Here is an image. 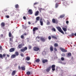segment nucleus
Listing matches in <instances>:
<instances>
[{"label":"nucleus","mask_w":76,"mask_h":76,"mask_svg":"<svg viewBox=\"0 0 76 76\" xmlns=\"http://www.w3.org/2000/svg\"><path fill=\"white\" fill-rule=\"evenodd\" d=\"M18 69L19 70H20V69H21V67L20 66H18Z\"/></svg>","instance_id":"nucleus-47"},{"label":"nucleus","mask_w":76,"mask_h":76,"mask_svg":"<svg viewBox=\"0 0 76 76\" xmlns=\"http://www.w3.org/2000/svg\"><path fill=\"white\" fill-rule=\"evenodd\" d=\"M13 36L12 35V34L11 33V32H10L9 33V37H12V36Z\"/></svg>","instance_id":"nucleus-24"},{"label":"nucleus","mask_w":76,"mask_h":76,"mask_svg":"<svg viewBox=\"0 0 76 76\" xmlns=\"http://www.w3.org/2000/svg\"><path fill=\"white\" fill-rule=\"evenodd\" d=\"M62 0V1H63V0Z\"/></svg>","instance_id":"nucleus-64"},{"label":"nucleus","mask_w":76,"mask_h":76,"mask_svg":"<svg viewBox=\"0 0 76 76\" xmlns=\"http://www.w3.org/2000/svg\"><path fill=\"white\" fill-rule=\"evenodd\" d=\"M36 20L38 21L39 20V17H37L36 18Z\"/></svg>","instance_id":"nucleus-38"},{"label":"nucleus","mask_w":76,"mask_h":76,"mask_svg":"<svg viewBox=\"0 0 76 76\" xmlns=\"http://www.w3.org/2000/svg\"><path fill=\"white\" fill-rule=\"evenodd\" d=\"M40 61V60H39V59H37L36 60V62H39Z\"/></svg>","instance_id":"nucleus-39"},{"label":"nucleus","mask_w":76,"mask_h":76,"mask_svg":"<svg viewBox=\"0 0 76 76\" xmlns=\"http://www.w3.org/2000/svg\"><path fill=\"white\" fill-rule=\"evenodd\" d=\"M38 42H39V41L38 40Z\"/></svg>","instance_id":"nucleus-62"},{"label":"nucleus","mask_w":76,"mask_h":76,"mask_svg":"<svg viewBox=\"0 0 76 76\" xmlns=\"http://www.w3.org/2000/svg\"><path fill=\"white\" fill-rule=\"evenodd\" d=\"M54 50L55 51H57V48H54Z\"/></svg>","instance_id":"nucleus-43"},{"label":"nucleus","mask_w":76,"mask_h":76,"mask_svg":"<svg viewBox=\"0 0 76 76\" xmlns=\"http://www.w3.org/2000/svg\"><path fill=\"white\" fill-rule=\"evenodd\" d=\"M60 49L62 52H67V51L66 50L62 48H60Z\"/></svg>","instance_id":"nucleus-7"},{"label":"nucleus","mask_w":76,"mask_h":76,"mask_svg":"<svg viewBox=\"0 0 76 76\" xmlns=\"http://www.w3.org/2000/svg\"><path fill=\"white\" fill-rule=\"evenodd\" d=\"M28 23L29 25H31V22H30V21L28 22Z\"/></svg>","instance_id":"nucleus-53"},{"label":"nucleus","mask_w":76,"mask_h":76,"mask_svg":"<svg viewBox=\"0 0 76 76\" xmlns=\"http://www.w3.org/2000/svg\"><path fill=\"white\" fill-rule=\"evenodd\" d=\"M13 36H12L10 38V41L11 42H13Z\"/></svg>","instance_id":"nucleus-15"},{"label":"nucleus","mask_w":76,"mask_h":76,"mask_svg":"<svg viewBox=\"0 0 76 76\" xmlns=\"http://www.w3.org/2000/svg\"><path fill=\"white\" fill-rule=\"evenodd\" d=\"M36 4H37V3H35L34 4V5H36Z\"/></svg>","instance_id":"nucleus-57"},{"label":"nucleus","mask_w":76,"mask_h":76,"mask_svg":"<svg viewBox=\"0 0 76 76\" xmlns=\"http://www.w3.org/2000/svg\"><path fill=\"white\" fill-rule=\"evenodd\" d=\"M52 30L53 31H54V32H56V29H55V28H54V27H53L52 28Z\"/></svg>","instance_id":"nucleus-35"},{"label":"nucleus","mask_w":76,"mask_h":76,"mask_svg":"<svg viewBox=\"0 0 76 76\" xmlns=\"http://www.w3.org/2000/svg\"><path fill=\"white\" fill-rule=\"evenodd\" d=\"M16 70L13 71L11 74L12 76H14V75H15V74H16Z\"/></svg>","instance_id":"nucleus-9"},{"label":"nucleus","mask_w":76,"mask_h":76,"mask_svg":"<svg viewBox=\"0 0 76 76\" xmlns=\"http://www.w3.org/2000/svg\"><path fill=\"white\" fill-rule=\"evenodd\" d=\"M10 44H12V42H10Z\"/></svg>","instance_id":"nucleus-60"},{"label":"nucleus","mask_w":76,"mask_h":76,"mask_svg":"<svg viewBox=\"0 0 76 76\" xmlns=\"http://www.w3.org/2000/svg\"><path fill=\"white\" fill-rule=\"evenodd\" d=\"M15 8L16 9H18L19 7V5L18 4H16L15 5Z\"/></svg>","instance_id":"nucleus-29"},{"label":"nucleus","mask_w":76,"mask_h":76,"mask_svg":"<svg viewBox=\"0 0 76 76\" xmlns=\"http://www.w3.org/2000/svg\"><path fill=\"white\" fill-rule=\"evenodd\" d=\"M20 56H22V57H23L24 55H23V53H21L20 54Z\"/></svg>","instance_id":"nucleus-44"},{"label":"nucleus","mask_w":76,"mask_h":76,"mask_svg":"<svg viewBox=\"0 0 76 76\" xmlns=\"http://www.w3.org/2000/svg\"><path fill=\"white\" fill-rule=\"evenodd\" d=\"M42 20V18H41L40 20V25L41 26H43V21H41Z\"/></svg>","instance_id":"nucleus-13"},{"label":"nucleus","mask_w":76,"mask_h":76,"mask_svg":"<svg viewBox=\"0 0 76 76\" xmlns=\"http://www.w3.org/2000/svg\"><path fill=\"white\" fill-rule=\"evenodd\" d=\"M32 47H31V46H29V49H31V48Z\"/></svg>","instance_id":"nucleus-54"},{"label":"nucleus","mask_w":76,"mask_h":76,"mask_svg":"<svg viewBox=\"0 0 76 76\" xmlns=\"http://www.w3.org/2000/svg\"><path fill=\"white\" fill-rule=\"evenodd\" d=\"M5 11L6 12V11H7V10H5Z\"/></svg>","instance_id":"nucleus-61"},{"label":"nucleus","mask_w":76,"mask_h":76,"mask_svg":"<svg viewBox=\"0 0 76 76\" xmlns=\"http://www.w3.org/2000/svg\"><path fill=\"white\" fill-rule=\"evenodd\" d=\"M61 60L62 61H64V58L63 57H61Z\"/></svg>","instance_id":"nucleus-41"},{"label":"nucleus","mask_w":76,"mask_h":76,"mask_svg":"<svg viewBox=\"0 0 76 76\" xmlns=\"http://www.w3.org/2000/svg\"><path fill=\"white\" fill-rule=\"evenodd\" d=\"M48 39H49V40H50V39H51V36H49L48 37Z\"/></svg>","instance_id":"nucleus-42"},{"label":"nucleus","mask_w":76,"mask_h":76,"mask_svg":"<svg viewBox=\"0 0 76 76\" xmlns=\"http://www.w3.org/2000/svg\"><path fill=\"white\" fill-rule=\"evenodd\" d=\"M39 14V11H37L36 12L35 14V15L36 16H38Z\"/></svg>","instance_id":"nucleus-18"},{"label":"nucleus","mask_w":76,"mask_h":76,"mask_svg":"<svg viewBox=\"0 0 76 76\" xmlns=\"http://www.w3.org/2000/svg\"><path fill=\"white\" fill-rule=\"evenodd\" d=\"M55 67H56V65H52L51 68L53 71H55V70H56Z\"/></svg>","instance_id":"nucleus-6"},{"label":"nucleus","mask_w":76,"mask_h":76,"mask_svg":"<svg viewBox=\"0 0 76 76\" xmlns=\"http://www.w3.org/2000/svg\"><path fill=\"white\" fill-rule=\"evenodd\" d=\"M1 37H3V34H1Z\"/></svg>","instance_id":"nucleus-58"},{"label":"nucleus","mask_w":76,"mask_h":76,"mask_svg":"<svg viewBox=\"0 0 76 76\" xmlns=\"http://www.w3.org/2000/svg\"><path fill=\"white\" fill-rule=\"evenodd\" d=\"M0 58H2V59H3V55H2V54H0Z\"/></svg>","instance_id":"nucleus-36"},{"label":"nucleus","mask_w":76,"mask_h":76,"mask_svg":"<svg viewBox=\"0 0 76 76\" xmlns=\"http://www.w3.org/2000/svg\"><path fill=\"white\" fill-rule=\"evenodd\" d=\"M74 34L73 33H72L71 34V36H74Z\"/></svg>","instance_id":"nucleus-50"},{"label":"nucleus","mask_w":76,"mask_h":76,"mask_svg":"<svg viewBox=\"0 0 76 76\" xmlns=\"http://www.w3.org/2000/svg\"><path fill=\"white\" fill-rule=\"evenodd\" d=\"M72 56V53L69 52V53H67L66 54V56L67 57H70Z\"/></svg>","instance_id":"nucleus-8"},{"label":"nucleus","mask_w":76,"mask_h":76,"mask_svg":"<svg viewBox=\"0 0 76 76\" xmlns=\"http://www.w3.org/2000/svg\"><path fill=\"white\" fill-rule=\"evenodd\" d=\"M28 50V48L26 47H24L23 49H21L20 50V51L21 52H25L26 50Z\"/></svg>","instance_id":"nucleus-4"},{"label":"nucleus","mask_w":76,"mask_h":76,"mask_svg":"<svg viewBox=\"0 0 76 76\" xmlns=\"http://www.w3.org/2000/svg\"><path fill=\"white\" fill-rule=\"evenodd\" d=\"M51 37L52 38H53V39H57V38L56 36H51Z\"/></svg>","instance_id":"nucleus-25"},{"label":"nucleus","mask_w":76,"mask_h":76,"mask_svg":"<svg viewBox=\"0 0 76 76\" xmlns=\"http://www.w3.org/2000/svg\"><path fill=\"white\" fill-rule=\"evenodd\" d=\"M40 38V37L39 36H37L36 37V40H37L38 39H39Z\"/></svg>","instance_id":"nucleus-37"},{"label":"nucleus","mask_w":76,"mask_h":76,"mask_svg":"<svg viewBox=\"0 0 76 76\" xmlns=\"http://www.w3.org/2000/svg\"><path fill=\"white\" fill-rule=\"evenodd\" d=\"M15 54L16 56H19V53L18 52H15Z\"/></svg>","instance_id":"nucleus-28"},{"label":"nucleus","mask_w":76,"mask_h":76,"mask_svg":"<svg viewBox=\"0 0 76 76\" xmlns=\"http://www.w3.org/2000/svg\"><path fill=\"white\" fill-rule=\"evenodd\" d=\"M37 30H38V28L37 27H34L33 28V34H35L36 31Z\"/></svg>","instance_id":"nucleus-2"},{"label":"nucleus","mask_w":76,"mask_h":76,"mask_svg":"<svg viewBox=\"0 0 76 76\" xmlns=\"http://www.w3.org/2000/svg\"><path fill=\"white\" fill-rule=\"evenodd\" d=\"M62 29L64 31H67V29L66 28H64V27H63L62 28Z\"/></svg>","instance_id":"nucleus-32"},{"label":"nucleus","mask_w":76,"mask_h":76,"mask_svg":"<svg viewBox=\"0 0 76 76\" xmlns=\"http://www.w3.org/2000/svg\"><path fill=\"white\" fill-rule=\"evenodd\" d=\"M3 57H6V54H4L3 55Z\"/></svg>","instance_id":"nucleus-46"},{"label":"nucleus","mask_w":76,"mask_h":76,"mask_svg":"<svg viewBox=\"0 0 76 76\" xmlns=\"http://www.w3.org/2000/svg\"><path fill=\"white\" fill-rule=\"evenodd\" d=\"M7 56L8 57H10V55H9L8 54H7Z\"/></svg>","instance_id":"nucleus-56"},{"label":"nucleus","mask_w":76,"mask_h":76,"mask_svg":"<svg viewBox=\"0 0 76 76\" xmlns=\"http://www.w3.org/2000/svg\"><path fill=\"white\" fill-rule=\"evenodd\" d=\"M50 50L51 51H53V50H54L53 47L52 46H50Z\"/></svg>","instance_id":"nucleus-21"},{"label":"nucleus","mask_w":76,"mask_h":76,"mask_svg":"<svg viewBox=\"0 0 76 76\" xmlns=\"http://www.w3.org/2000/svg\"><path fill=\"white\" fill-rule=\"evenodd\" d=\"M15 76H18V75H15Z\"/></svg>","instance_id":"nucleus-63"},{"label":"nucleus","mask_w":76,"mask_h":76,"mask_svg":"<svg viewBox=\"0 0 76 76\" xmlns=\"http://www.w3.org/2000/svg\"><path fill=\"white\" fill-rule=\"evenodd\" d=\"M58 7V4L56 3L55 4V7L56 8H57Z\"/></svg>","instance_id":"nucleus-26"},{"label":"nucleus","mask_w":76,"mask_h":76,"mask_svg":"<svg viewBox=\"0 0 76 76\" xmlns=\"http://www.w3.org/2000/svg\"><path fill=\"white\" fill-rule=\"evenodd\" d=\"M56 29L60 32H61L62 34H64V32H63V31L62 30L61 28L60 27H56Z\"/></svg>","instance_id":"nucleus-1"},{"label":"nucleus","mask_w":76,"mask_h":76,"mask_svg":"<svg viewBox=\"0 0 76 76\" xmlns=\"http://www.w3.org/2000/svg\"><path fill=\"white\" fill-rule=\"evenodd\" d=\"M74 35H75V36H76V33H75L74 34Z\"/></svg>","instance_id":"nucleus-59"},{"label":"nucleus","mask_w":76,"mask_h":76,"mask_svg":"<svg viewBox=\"0 0 76 76\" xmlns=\"http://www.w3.org/2000/svg\"><path fill=\"white\" fill-rule=\"evenodd\" d=\"M42 62L43 63H45L46 62H48V60L47 59H44L42 60Z\"/></svg>","instance_id":"nucleus-16"},{"label":"nucleus","mask_w":76,"mask_h":76,"mask_svg":"<svg viewBox=\"0 0 76 76\" xmlns=\"http://www.w3.org/2000/svg\"><path fill=\"white\" fill-rule=\"evenodd\" d=\"M21 70H25V66L21 67Z\"/></svg>","instance_id":"nucleus-23"},{"label":"nucleus","mask_w":76,"mask_h":76,"mask_svg":"<svg viewBox=\"0 0 76 76\" xmlns=\"http://www.w3.org/2000/svg\"><path fill=\"white\" fill-rule=\"evenodd\" d=\"M1 27H3V26H5V24L4 23H2L1 24Z\"/></svg>","instance_id":"nucleus-20"},{"label":"nucleus","mask_w":76,"mask_h":76,"mask_svg":"<svg viewBox=\"0 0 76 76\" xmlns=\"http://www.w3.org/2000/svg\"><path fill=\"white\" fill-rule=\"evenodd\" d=\"M24 45H25V44H24L21 43L18 46V47L20 49H21V48H23V46H24Z\"/></svg>","instance_id":"nucleus-3"},{"label":"nucleus","mask_w":76,"mask_h":76,"mask_svg":"<svg viewBox=\"0 0 76 76\" xmlns=\"http://www.w3.org/2000/svg\"><path fill=\"white\" fill-rule=\"evenodd\" d=\"M39 11H40V12H41V11H42V10H44V9H42V8H40L39 9Z\"/></svg>","instance_id":"nucleus-34"},{"label":"nucleus","mask_w":76,"mask_h":76,"mask_svg":"<svg viewBox=\"0 0 76 76\" xmlns=\"http://www.w3.org/2000/svg\"><path fill=\"white\" fill-rule=\"evenodd\" d=\"M40 40L42 42H45V39L43 37H41L40 38Z\"/></svg>","instance_id":"nucleus-14"},{"label":"nucleus","mask_w":76,"mask_h":76,"mask_svg":"<svg viewBox=\"0 0 76 76\" xmlns=\"http://www.w3.org/2000/svg\"><path fill=\"white\" fill-rule=\"evenodd\" d=\"M24 36H26V33H25L24 34H23Z\"/></svg>","instance_id":"nucleus-49"},{"label":"nucleus","mask_w":76,"mask_h":76,"mask_svg":"<svg viewBox=\"0 0 76 76\" xmlns=\"http://www.w3.org/2000/svg\"><path fill=\"white\" fill-rule=\"evenodd\" d=\"M28 13H30V15H32L33 13V12L32 10H29L28 11Z\"/></svg>","instance_id":"nucleus-10"},{"label":"nucleus","mask_w":76,"mask_h":76,"mask_svg":"<svg viewBox=\"0 0 76 76\" xmlns=\"http://www.w3.org/2000/svg\"><path fill=\"white\" fill-rule=\"evenodd\" d=\"M46 25H50V22L48 20H47Z\"/></svg>","instance_id":"nucleus-22"},{"label":"nucleus","mask_w":76,"mask_h":76,"mask_svg":"<svg viewBox=\"0 0 76 76\" xmlns=\"http://www.w3.org/2000/svg\"><path fill=\"white\" fill-rule=\"evenodd\" d=\"M54 47H58V44H57V43H55L54 44Z\"/></svg>","instance_id":"nucleus-33"},{"label":"nucleus","mask_w":76,"mask_h":76,"mask_svg":"<svg viewBox=\"0 0 76 76\" xmlns=\"http://www.w3.org/2000/svg\"><path fill=\"white\" fill-rule=\"evenodd\" d=\"M23 19L24 20H26V18L25 17V16H24L23 17Z\"/></svg>","instance_id":"nucleus-45"},{"label":"nucleus","mask_w":76,"mask_h":76,"mask_svg":"<svg viewBox=\"0 0 76 76\" xmlns=\"http://www.w3.org/2000/svg\"><path fill=\"white\" fill-rule=\"evenodd\" d=\"M27 63H28V64H31V62H27Z\"/></svg>","instance_id":"nucleus-55"},{"label":"nucleus","mask_w":76,"mask_h":76,"mask_svg":"<svg viewBox=\"0 0 76 76\" xmlns=\"http://www.w3.org/2000/svg\"><path fill=\"white\" fill-rule=\"evenodd\" d=\"M21 38L22 39H23L24 38V36L23 34L21 36Z\"/></svg>","instance_id":"nucleus-40"},{"label":"nucleus","mask_w":76,"mask_h":76,"mask_svg":"<svg viewBox=\"0 0 76 76\" xmlns=\"http://www.w3.org/2000/svg\"><path fill=\"white\" fill-rule=\"evenodd\" d=\"M52 22L53 23H56V22H58V20H56V19H55L53 18L52 20Z\"/></svg>","instance_id":"nucleus-12"},{"label":"nucleus","mask_w":76,"mask_h":76,"mask_svg":"<svg viewBox=\"0 0 76 76\" xmlns=\"http://www.w3.org/2000/svg\"><path fill=\"white\" fill-rule=\"evenodd\" d=\"M6 17L7 18H9V15L6 16Z\"/></svg>","instance_id":"nucleus-51"},{"label":"nucleus","mask_w":76,"mask_h":76,"mask_svg":"<svg viewBox=\"0 0 76 76\" xmlns=\"http://www.w3.org/2000/svg\"><path fill=\"white\" fill-rule=\"evenodd\" d=\"M26 60L27 61H29L30 60V57H27L26 58Z\"/></svg>","instance_id":"nucleus-27"},{"label":"nucleus","mask_w":76,"mask_h":76,"mask_svg":"<svg viewBox=\"0 0 76 76\" xmlns=\"http://www.w3.org/2000/svg\"><path fill=\"white\" fill-rule=\"evenodd\" d=\"M15 51V48H12L10 49L9 50V51L10 53H11L12 52H13V51Z\"/></svg>","instance_id":"nucleus-11"},{"label":"nucleus","mask_w":76,"mask_h":76,"mask_svg":"<svg viewBox=\"0 0 76 76\" xmlns=\"http://www.w3.org/2000/svg\"><path fill=\"white\" fill-rule=\"evenodd\" d=\"M15 57H16V55H15V54L12 55L11 56V58H15Z\"/></svg>","instance_id":"nucleus-19"},{"label":"nucleus","mask_w":76,"mask_h":76,"mask_svg":"<svg viewBox=\"0 0 76 76\" xmlns=\"http://www.w3.org/2000/svg\"><path fill=\"white\" fill-rule=\"evenodd\" d=\"M66 23H67V24H68L69 23V21H66Z\"/></svg>","instance_id":"nucleus-52"},{"label":"nucleus","mask_w":76,"mask_h":76,"mask_svg":"<svg viewBox=\"0 0 76 76\" xmlns=\"http://www.w3.org/2000/svg\"><path fill=\"white\" fill-rule=\"evenodd\" d=\"M33 50L35 51H38L39 50V48H37L36 47H34L33 48Z\"/></svg>","instance_id":"nucleus-5"},{"label":"nucleus","mask_w":76,"mask_h":76,"mask_svg":"<svg viewBox=\"0 0 76 76\" xmlns=\"http://www.w3.org/2000/svg\"><path fill=\"white\" fill-rule=\"evenodd\" d=\"M64 15H61L60 16V18H63L64 17Z\"/></svg>","instance_id":"nucleus-31"},{"label":"nucleus","mask_w":76,"mask_h":76,"mask_svg":"<svg viewBox=\"0 0 76 76\" xmlns=\"http://www.w3.org/2000/svg\"><path fill=\"white\" fill-rule=\"evenodd\" d=\"M50 69H51V66L49 67L48 68L46 69V71L47 72H49L50 70Z\"/></svg>","instance_id":"nucleus-17"},{"label":"nucleus","mask_w":76,"mask_h":76,"mask_svg":"<svg viewBox=\"0 0 76 76\" xmlns=\"http://www.w3.org/2000/svg\"><path fill=\"white\" fill-rule=\"evenodd\" d=\"M2 50V47L1 46H0V50Z\"/></svg>","instance_id":"nucleus-48"},{"label":"nucleus","mask_w":76,"mask_h":76,"mask_svg":"<svg viewBox=\"0 0 76 76\" xmlns=\"http://www.w3.org/2000/svg\"><path fill=\"white\" fill-rule=\"evenodd\" d=\"M26 74L27 75H29L30 74H31V72H30L29 71H28L27 72Z\"/></svg>","instance_id":"nucleus-30"}]
</instances>
